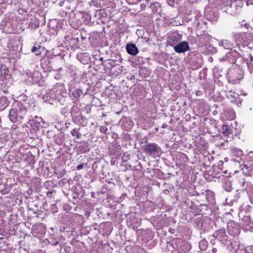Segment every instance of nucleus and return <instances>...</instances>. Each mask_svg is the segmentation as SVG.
I'll use <instances>...</instances> for the list:
<instances>
[{"label": "nucleus", "instance_id": "obj_1", "mask_svg": "<svg viewBox=\"0 0 253 253\" xmlns=\"http://www.w3.org/2000/svg\"><path fill=\"white\" fill-rule=\"evenodd\" d=\"M221 5L226 7L225 11L230 14H234L236 13V4L231 2V0H222Z\"/></svg>", "mask_w": 253, "mask_h": 253}, {"label": "nucleus", "instance_id": "obj_2", "mask_svg": "<svg viewBox=\"0 0 253 253\" xmlns=\"http://www.w3.org/2000/svg\"><path fill=\"white\" fill-rule=\"evenodd\" d=\"M160 149L158 145L156 143H149L146 145L145 148V152L150 155H154Z\"/></svg>", "mask_w": 253, "mask_h": 253}, {"label": "nucleus", "instance_id": "obj_3", "mask_svg": "<svg viewBox=\"0 0 253 253\" xmlns=\"http://www.w3.org/2000/svg\"><path fill=\"white\" fill-rule=\"evenodd\" d=\"M73 120L75 124L83 126H85L87 124V119L81 114L77 115L73 118Z\"/></svg>", "mask_w": 253, "mask_h": 253}, {"label": "nucleus", "instance_id": "obj_4", "mask_svg": "<svg viewBox=\"0 0 253 253\" xmlns=\"http://www.w3.org/2000/svg\"><path fill=\"white\" fill-rule=\"evenodd\" d=\"M188 49V44L186 42H182L176 46H175V51L178 53L184 52Z\"/></svg>", "mask_w": 253, "mask_h": 253}, {"label": "nucleus", "instance_id": "obj_5", "mask_svg": "<svg viewBox=\"0 0 253 253\" xmlns=\"http://www.w3.org/2000/svg\"><path fill=\"white\" fill-rule=\"evenodd\" d=\"M126 49L127 53L131 55H136L138 53V50L135 44L129 43L126 44Z\"/></svg>", "mask_w": 253, "mask_h": 253}, {"label": "nucleus", "instance_id": "obj_6", "mask_svg": "<svg viewBox=\"0 0 253 253\" xmlns=\"http://www.w3.org/2000/svg\"><path fill=\"white\" fill-rule=\"evenodd\" d=\"M9 118L12 122H16L18 118V109L16 108L11 109L9 113Z\"/></svg>", "mask_w": 253, "mask_h": 253}, {"label": "nucleus", "instance_id": "obj_7", "mask_svg": "<svg viewBox=\"0 0 253 253\" xmlns=\"http://www.w3.org/2000/svg\"><path fill=\"white\" fill-rule=\"evenodd\" d=\"M40 25V22L38 19H34L31 20L30 21L29 26L31 29H37L39 28Z\"/></svg>", "mask_w": 253, "mask_h": 253}, {"label": "nucleus", "instance_id": "obj_8", "mask_svg": "<svg viewBox=\"0 0 253 253\" xmlns=\"http://www.w3.org/2000/svg\"><path fill=\"white\" fill-rule=\"evenodd\" d=\"M0 105L1 109H4L8 105L7 98L5 96L0 98Z\"/></svg>", "mask_w": 253, "mask_h": 253}, {"label": "nucleus", "instance_id": "obj_9", "mask_svg": "<svg viewBox=\"0 0 253 253\" xmlns=\"http://www.w3.org/2000/svg\"><path fill=\"white\" fill-rule=\"evenodd\" d=\"M222 132L225 135H228L231 133V130L228 125H224L222 127Z\"/></svg>", "mask_w": 253, "mask_h": 253}, {"label": "nucleus", "instance_id": "obj_10", "mask_svg": "<svg viewBox=\"0 0 253 253\" xmlns=\"http://www.w3.org/2000/svg\"><path fill=\"white\" fill-rule=\"evenodd\" d=\"M220 45H222L225 48L230 49L231 48V44L227 40H223L220 42Z\"/></svg>", "mask_w": 253, "mask_h": 253}, {"label": "nucleus", "instance_id": "obj_11", "mask_svg": "<svg viewBox=\"0 0 253 253\" xmlns=\"http://www.w3.org/2000/svg\"><path fill=\"white\" fill-rule=\"evenodd\" d=\"M82 93V90L80 89H75L72 92V95L75 98H79Z\"/></svg>", "mask_w": 253, "mask_h": 253}, {"label": "nucleus", "instance_id": "obj_12", "mask_svg": "<svg viewBox=\"0 0 253 253\" xmlns=\"http://www.w3.org/2000/svg\"><path fill=\"white\" fill-rule=\"evenodd\" d=\"M27 110L25 109H21L18 110V118L23 119L26 115Z\"/></svg>", "mask_w": 253, "mask_h": 253}, {"label": "nucleus", "instance_id": "obj_13", "mask_svg": "<svg viewBox=\"0 0 253 253\" xmlns=\"http://www.w3.org/2000/svg\"><path fill=\"white\" fill-rule=\"evenodd\" d=\"M0 70L2 76L6 77L8 75L9 70L5 66H2L0 68Z\"/></svg>", "mask_w": 253, "mask_h": 253}, {"label": "nucleus", "instance_id": "obj_14", "mask_svg": "<svg viewBox=\"0 0 253 253\" xmlns=\"http://www.w3.org/2000/svg\"><path fill=\"white\" fill-rule=\"evenodd\" d=\"M31 51L33 53H35L36 55H40L41 53V51L40 50V46H39L38 48L35 46H33Z\"/></svg>", "mask_w": 253, "mask_h": 253}, {"label": "nucleus", "instance_id": "obj_15", "mask_svg": "<svg viewBox=\"0 0 253 253\" xmlns=\"http://www.w3.org/2000/svg\"><path fill=\"white\" fill-rule=\"evenodd\" d=\"M71 134H72V135H73V136H76V137L78 138V139H80V137H81V133L78 132L76 129H73L71 131Z\"/></svg>", "mask_w": 253, "mask_h": 253}, {"label": "nucleus", "instance_id": "obj_16", "mask_svg": "<svg viewBox=\"0 0 253 253\" xmlns=\"http://www.w3.org/2000/svg\"><path fill=\"white\" fill-rule=\"evenodd\" d=\"M99 130L101 132L105 133L108 130V128H107V126H102L100 127Z\"/></svg>", "mask_w": 253, "mask_h": 253}, {"label": "nucleus", "instance_id": "obj_17", "mask_svg": "<svg viewBox=\"0 0 253 253\" xmlns=\"http://www.w3.org/2000/svg\"><path fill=\"white\" fill-rule=\"evenodd\" d=\"M230 113V115L227 118V119L228 120H233L235 118L234 112L233 111H231Z\"/></svg>", "mask_w": 253, "mask_h": 253}, {"label": "nucleus", "instance_id": "obj_18", "mask_svg": "<svg viewBox=\"0 0 253 253\" xmlns=\"http://www.w3.org/2000/svg\"><path fill=\"white\" fill-rule=\"evenodd\" d=\"M248 68L250 72H253V60L249 64Z\"/></svg>", "mask_w": 253, "mask_h": 253}, {"label": "nucleus", "instance_id": "obj_19", "mask_svg": "<svg viewBox=\"0 0 253 253\" xmlns=\"http://www.w3.org/2000/svg\"><path fill=\"white\" fill-rule=\"evenodd\" d=\"M169 5L173 7L174 6V0H167Z\"/></svg>", "mask_w": 253, "mask_h": 253}, {"label": "nucleus", "instance_id": "obj_20", "mask_svg": "<svg viewBox=\"0 0 253 253\" xmlns=\"http://www.w3.org/2000/svg\"><path fill=\"white\" fill-rule=\"evenodd\" d=\"M84 167V164H81V165H79L77 166V169L78 170H80V169H83Z\"/></svg>", "mask_w": 253, "mask_h": 253}, {"label": "nucleus", "instance_id": "obj_21", "mask_svg": "<svg viewBox=\"0 0 253 253\" xmlns=\"http://www.w3.org/2000/svg\"><path fill=\"white\" fill-rule=\"evenodd\" d=\"M247 4H253V0H247Z\"/></svg>", "mask_w": 253, "mask_h": 253}, {"label": "nucleus", "instance_id": "obj_22", "mask_svg": "<svg viewBox=\"0 0 253 253\" xmlns=\"http://www.w3.org/2000/svg\"><path fill=\"white\" fill-rule=\"evenodd\" d=\"M51 244L55 246V245H58L59 244V242H58V241H56L55 242L52 241V242H51Z\"/></svg>", "mask_w": 253, "mask_h": 253}, {"label": "nucleus", "instance_id": "obj_23", "mask_svg": "<svg viewBox=\"0 0 253 253\" xmlns=\"http://www.w3.org/2000/svg\"><path fill=\"white\" fill-rule=\"evenodd\" d=\"M167 126H168V125L167 124H164L162 125V127L163 128H166Z\"/></svg>", "mask_w": 253, "mask_h": 253}, {"label": "nucleus", "instance_id": "obj_24", "mask_svg": "<svg viewBox=\"0 0 253 253\" xmlns=\"http://www.w3.org/2000/svg\"><path fill=\"white\" fill-rule=\"evenodd\" d=\"M225 214L226 216H231V215L230 213H226Z\"/></svg>", "mask_w": 253, "mask_h": 253}, {"label": "nucleus", "instance_id": "obj_25", "mask_svg": "<svg viewBox=\"0 0 253 253\" xmlns=\"http://www.w3.org/2000/svg\"><path fill=\"white\" fill-rule=\"evenodd\" d=\"M204 241H201V242H200V246H201L202 243H204Z\"/></svg>", "mask_w": 253, "mask_h": 253}, {"label": "nucleus", "instance_id": "obj_26", "mask_svg": "<svg viewBox=\"0 0 253 253\" xmlns=\"http://www.w3.org/2000/svg\"><path fill=\"white\" fill-rule=\"evenodd\" d=\"M103 60V57H101L100 58V60L102 61Z\"/></svg>", "mask_w": 253, "mask_h": 253}, {"label": "nucleus", "instance_id": "obj_27", "mask_svg": "<svg viewBox=\"0 0 253 253\" xmlns=\"http://www.w3.org/2000/svg\"><path fill=\"white\" fill-rule=\"evenodd\" d=\"M137 1H141V0H137Z\"/></svg>", "mask_w": 253, "mask_h": 253}]
</instances>
